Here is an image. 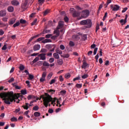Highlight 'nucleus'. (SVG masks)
Instances as JSON below:
<instances>
[{"label":"nucleus","instance_id":"f257e3e1","mask_svg":"<svg viewBox=\"0 0 129 129\" xmlns=\"http://www.w3.org/2000/svg\"><path fill=\"white\" fill-rule=\"evenodd\" d=\"M19 97L20 94H14L13 91L0 93V98L3 99L5 103L7 105H10L11 102H16L15 99H18Z\"/></svg>","mask_w":129,"mask_h":129},{"label":"nucleus","instance_id":"f03ea898","mask_svg":"<svg viewBox=\"0 0 129 129\" xmlns=\"http://www.w3.org/2000/svg\"><path fill=\"white\" fill-rule=\"evenodd\" d=\"M41 99L43 100V105H44L46 108H47L48 104L52 100V97L47 93H45L44 95H40L39 100H41Z\"/></svg>","mask_w":129,"mask_h":129},{"label":"nucleus","instance_id":"7ed1b4c3","mask_svg":"<svg viewBox=\"0 0 129 129\" xmlns=\"http://www.w3.org/2000/svg\"><path fill=\"white\" fill-rule=\"evenodd\" d=\"M80 24L82 25H87L86 28H90L92 25V22H91L90 19H86V20L80 21Z\"/></svg>","mask_w":129,"mask_h":129},{"label":"nucleus","instance_id":"20e7f679","mask_svg":"<svg viewBox=\"0 0 129 129\" xmlns=\"http://www.w3.org/2000/svg\"><path fill=\"white\" fill-rule=\"evenodd\" d=\"M90 15V12L88 10H84L82 12L81 17H78V20H81L82 18L86 19Z\"/></svg>","mask_w":129,"mask_h":129},{"label":"nucleus","instance_id":"39448f33","mask_svg":"<svg viewBox=\"0 0 129 129\" xmlns=\"http://www.w3.org/2000/svg\"><path fill=\"white\" fill-rule=\"evenodd\" d=\"M70 11L72 14L73 17L74 18L79 17L81 15V13L80 12L76 11L73 8H70Z\"/></svg>","mask_w":129,"mask_h":129},{"label":"nucleus","instance_id":"423d86ee","mask_svg":"<svg viewBox=\"0 0 129 129\" xmlns=\"http://www.w3.org/2000/svg\"><path fill=\"white\" fill-rule=\"evenodd\" d=\"M45 47L47 49H50L49 50L50 52H53L55 50L56 46L55 45H53V44H47L46 45Z\"/></svg>","mask_w":129,"mask_h":129},{"label":"nucleus","instance_id":"0eeeda50","mask_svg":"<svg viewBox=\"0 0 129 129\" xmlns=\"http://www.w3.org/2000/svg\"><path fill=\"white\" fill-rule=\"evenodd\" d=\"M110 8L111 9H112L113 11H117L120 8V7L117 5H114V6L113 5H111Z\"/></svg>","mask_w":129,"mask_h":129},{"label":"nucleus","instance_id":"6e6552de","mask_svg":"<svg viewBox=\"0 0 129 129\" xmlns=\"http://www.w3.org/2000/svg\"><path fill=\"white\" fill-rule=\"evenodd\" d=\"M28 3V0H25L24 2L22 4L21 8L24 11H25L27 10Z\"/></svg>","mask_w":129,"mask_h":129},{"label":"nucleus","instance_id":"1a4fd4ad","mask_svg":"<svg viewBox=\"0 0 129 129\" xmlns=\"http://www.w3.org/2000/svg\"><path fill=\"white\" fill-rule=\"evenodd\" d=\"M127 18L125 17L124 19H121V20H120L119 22L120 23H121V25L122 26H123L124 25H125V24L127 22Z\"/></svg>","mask_w":129,"mask_h":129},{"label":"nucleus","instance_id":"9d476101","mask_svg":"<svg viewBox=\"0 0 129 129\" xmlns=\"http://www.w3.org/2000/svg\"><path fill=\"white\" fill-rule=\"evenodd\" d=\"M7 12L5 10L0 11V17H3L6 15Z\"/></svg>","mask_w":129,"mask_h":129},{"label":"nucleus","instance_id":"9b49d317","mask_svg":"<svg viewBox=\"0 0 129 129\" xmlns=\"http://www.w3.org/2000/svg\"><path fill=\"white\" fill-rule=\"evenodd\" d=\"M12 5L15 6H17L19 5L20 3L16 0H13L11 1Z\"/></svg>","mask_w":129,"mask_h":129},{"label":"nucleus","instance_id":"f8f14e48","mask_svg":"<svg viewBox=\"0 0 129 129\" xmlns=\"http://www.w3.org/2000/svg\"><path fill=\"white\" fill-rule=\"evenodd\" d=\"M46 53H41L38 55L39 57H40V59L42 60H44L46 59Z\"/></svg>","mask_w":129,"mask_h":129},{"label":"nucleus","instance_id":"ddd939ff","mask_svg":"<svg viewBox=\"0 0 129 129\" xmlns=\"http://www.w3.org/2000/svg\"><path fill=\"white\" fill-rule=\"evenodd\" d=\"M64 22L63 21H59L57 29L62 28L63 27Z\"/></svg>","mask_w":129,"mask_h":129},{"label":"nucleus","instance_id":"4468645a","mask_svg":"<svg viewBox=\"0 0 129 129\" xmlns=\"http://www.w3.org/2000/svg\"><path fill=\"white\" fill-rule=\"evenodd\" d=\"M16 21V18H12V19H10V20H9V25H11L14 24L15 23Z\"/></svg>","mask_w":129,"mask_h":129},{"label":"nucleus","instance_id":"2eb2a0df","mask_svg":"<svg viewBox=\"0 0 129 129\" xmlns=\"http://www.w3.org/2000/svg\"><path fill=\"white\" fill-rule=\"evenodd\" d=\"M53 33H54V34H55V35L53 36V37L56 38L59 36L60 33H59V30H55V31H54Z\"/></svg>","mask_w":129,"mask_h":129},{"label":"nucleus","instance_id":"dca6fc26","mask_svg":"<svg viewBox=\"0 0 129 129\" xmlns=\"http://www.w3.org/2000/svg\"><path fill=\"white\" fill-rule=\"evenodd\" d=\"M28 100H32V99H35L36 98V97L33 95H29L28 97Z\"/></svg>","mask_w":129,"mask_h":129},{"label":"nucleus","instance_id":"f3484780","mask_svg":"<svg viewBox=\"0 0 129 129\" xmlns=\"http://www.w3.org/2000/svg\"><path fill=\"white\" fill-rule=\"evenodd\" d=\"M89 64H88L86 61L83 62V64L81 68L82 69H86L87 67H89Z\"/></svg>","mask_w":129,"mask_h":129},{"label":"nucleus","instance_id":"a211bd4d","mask_svg":"<svg viewBox=\"0 0 129 129\" xmlns=\"http://www.w3.org/2000/svg\"><path fill=\"white\" fill-rule=\"evenodd\" d=\"M40 48V45L38 44L34 45L33 47V49L34 51L39 50Z\"/></svg>","mask_w":129,"mask_h":129},{"label":"nucleus","instance_id":"6ab92c4d","mask_svg":"<svg viewBox=\"0 0 129 129\" xmlns=\"http://www.w3.org/2000/svg\"><path fill=\"white\" fill-rule=\"evenodd\" d=\"M22 107L24 108V109L25 110H28V109L29 108V103H25V105H23Z\"/></svg>","mask_w":129,"mask_h":129},{"label":"nucleus","instance_id":"aec40b11","mask_svg":"<svg viewBox=\"0 0 129 129\" xmlns=\"http://www.w3.org/2000/svg\"><path fill=\"white\" fill-rule=\"evenodd\" d=\"M8 11L9 12L12 13L14 11V7L13 6H9L8 8Z\"/></svg>","mask_w":129,"mask_h":129},{"label":"nucleus","instance_id":"412c9836","mask_svg":"<svg viewBox=\"0 0 129 129\" xmlns=\"http://www.w3.org/2000/svg\"><path fill=\"white\" fill-rule=\"evenodd\" d=\"M57 62L58 65H62L63 63V59H59L57 60Z\"/></svg>","mask_w":129,"mask_h":129},{"label":"nucleus","instance_id":"4be33fe9","mask_svg":"<svg viewBox=\"0 0 129 129\" xmlns=\"http://www.w3.org/2000/svg\"><path fill=\"white\" fill-rule=\"evenodd\" d=\"M43 67H49L50 66V64L48 62H47L46 61H43Z\"/></svg>","mask_w":129,"mask_h":129},{"label":"nucleus","instance_id":"5701e85b","mask_svg":"<svg viewBox=\"0 0 129 129\" xmlns=\"http://www.w3.org/2000/svg\"><path fill=\"white\" fill-rule=\"evenodd\" d=\"M53 56L55 58V59H59V55L58 53H54L53 54Z\"/></svg>","mask_w":129,"mask_h":129},{"label":"nucleus","instance_id":"b1692460","mask_svg":"<svg viewBox=\"0 0 129 129\" xmlns=\"http://www.w3.org/2000/svg\"><path fill=\"white\" fill-rule=\"evenodd\" d=\"M50 12L49 10L46 9V10L43 12V16H46L48 14H49Z\"/></svg>","mask_w":129,"mask_h":129},{"label":"nucleus","instance_id":"393cba45","mask_svg":"<svg viewBox=\"0 0 129 129\" xmlns=\"http://www.w3.org/2000/svg\"><path fill=\"white\" fill-rule=\"evenodd\" d=\"M48 42H51V40L50 39H46L44 40L41 41V43H48Z\"/></svg>","mask_w":129,"mask_h":129},{"label":"nucleus","instance_id":"a878e982","mask_svg":"<svg viewBox=\"0 0 129 129\" xmlns=\"http://www.w3.org/2000/svg\"><path fill=\"white\" fill-rule=\"evenodd\" d=\"M34 116L35 117H39L40 116L41 114L39 112L36 111L34 112Z\"/></svg>","mask_w":129,"mask_h":129},{"label":"nucleus","instance_id":"bb28decb","mask_svg":"<svg viewBox=\"0 0 129 129\" xmlns=\"http://www.w3.org/2000/svg\"><path fill=\"white\" fill-rule=\"evenodd\" d=\"M61 57H64V58H69L70 57L69 54H64L63 55H61Z\"/></svg>","mask_w":129,"mask_h":129},{"label":"nucleus","instance_id":"cd10ccee","mask_svg":"<svg viewBox=\"0 0 129 129\" xmlns=\"http://www.w3.org/2000/svg\"><path fill=\"white\" fill-rule=\"evenodd\" d=\"M21 94H22L23 95H25L27 94V91L26 90H22L21 91Z\"/></svg>","mask_w":129,"mask_h":129},{"label":"nucleus","instance_id":"c85d7f7f","mask_svg":"<svg viewBox=\"0 0 129 129\" xmlns=\"http://www.w3.org/2000/svg\"><path fill=\"white\" fill-rule=\"evenodd\" d=\"M45 0H38V5L42 6V4L45 2Z\"/></svg>","mask_w":129,"mask_h":129},{"label":"nucleus","instance_id":"c756f323","mask_svg":"<svg viewBox=\"0 0 129 129\" xmlns=\"http://www.w3.org/2000/svg\"><path fill=\"white\" fill-rule=\"evenodd\" d=\"M76 87L78 89H81L82 87V84H77L76 85Z\"/></svg>","mask_w":129,"mask_h":129},{"label":"nucleus","instance_id":"7c9ffc66","mask_svg":"<svg viewBox=\"0 0 129 129\" xmlns=\"http://www.w3.org/2000/svg\"><path fill=\"white\" fill-rule=\"evenodd\" d=\"M55 51L56 52V53L57 54H62V51L60 50H58V49H55Z\"/></svg>","mask_w":129,"mask_h":129},{"label":"nucleus","instance_id":"2f4dec72","mask_svg":"<svg viewBox=\"0 0 129 129\" xmlns=\"http://www.w3.org/2000/svg\"><path fill=\"white\" fill-rule=\"evenodd\" d=\"M20 24V22H19V21H18V22H16V23H15V24H14L13 27L14 28H16L17 27H18Z\"/></svg>","mask_w":129,"mask_h":129},{"label":"nucleus","instance_id":"473e14b6","mask_svg":"<svg viewBox=\"0 0 129 129\" xmlns=\"http://www.w3.org/2000/svg\"><path fill=\"white\" fill-rule=\"evenodd\" d=\"M64 77L66 79H69V78H70L71 75L69 73H68L64 75Z\"/></svg>","mask_w":129,"mask_h":129},{"label":"nucleus","instance_id":"72a5a7b5","mask_svg":"<svg viewBox=\"0 0 129 129\" xmlns=\"http://www.w3.org/2000/svg\"><path fill=\"white\" fill-rule=\"evenodd\" d=\"M55 82H56V80L55 79H52L50 82H49V85H52V84H53L54 83H55Z\"/></svg>","mask_w":129,"mask_h":129},{"label":"nucleus","instance_id":"f704fd0d","mask_svg":"<svg viewBox=\"0 0 129 129\" xmlns=\"http://www.w3.org/2000/svg\"><path fill=\"white\" fill-rule=\"evenodd\" d=\"M33 110L34 111H38L39 110V106L37 105L34 106V107L33 108Z\"/></svg>","mask_w":129,"mask_h":129},{"label":"nucleus","instance_id":"c9c22d12","mask_svg":"<svg viewBox=\"0 0 129 129\" xmlns=\"http://www.w3.org/2000/svg\"><path fill=\"white\" fill-rule=\"evenodd\" d=\"M37 18H35V19H34V21L33 22H32L31 25L34 26V25H36L37 23Z\"/></svg>","mask_w":129,"mask_h":129},{"label":"nucleus","instance_id":"e433bc0d","mask_svg":"<svg viewBox=\"0 0 129 129\" xmlns=\"http://www.w3.org/2000/svg\"><path fill=\"white\" fill-rule=\"evenodd\" d=\"M11 120L12 122H16V121H17V118L15 117H13L11 118Z\"/></svg>","mask_w":129,"mask_h":129},{"label":"nucleus","instance_id":"4c0bfd02","mask_svg":"<svg viewBox=\"0 0 129 129\" xmlns=\"http://www.w3.org/2000/svg\"><path fill=\"white\" fill-rule=\"evenodd\" d=\"M89 77V75L87 74H84L83 76H82V78L83 79H86V78H88Z\"/></svg>","mask_w":129,"mask_h":129},{"label":"nucleus","instance_id":"58836bf2","mask_svg":"<svg viewBox=\"0 0 129 129\" xmlns=\"http://www.w3.org/2000/svg\"><path fill=\"white\" fill-rule=\"evenodd\" d=\"M45 37H40L38 39H37V40H36V42H39V41H43V40L45 39Z\"/></svg>","mask_w":129,"mask_h":129},{"label":"nucleus","instance_id":"ea45409f","mask_svg":"<svg viewBox=\"0 0 129 129\" xmlns=\"http://www.w3.org/2000/svg\"><path fill=\"white\" fill-rule=\"evenodd\" d=\"M75 43L74 42L71 41L69 42V45L71 46V47H73L75 46Z\"/></svg>","mask_w":129,"mask_h":129},{"label":"nucleus","instance_id":"a19ab883","mask_svg":"<svg viewBox=\"0 0 129 129\" xmlns=\"http://www.w3.org/2000/svg\"><path fill=\"white\" fill-rule=\"evenodd\" d=\"M39 60V57H35V58H34V59L33 61V63L36 62Z\"/></svg>","mask_w":129,"mask_h":129},{"label":"nucleus","instance_id":"79ce46f5","mask_svg":"<svg viewBox=\"0 0 129 129\" xmlns=\"http://www.w3.org/2000/svg\"><path fill=\"white\" fill-rule=\"evenodd\" d=\"M59 48H60L61 50H63L64 49H65L66 47H65V46H64L63 45L61 44V45H60V46H59Z\"/></svg>","mask_w":129,"mask_h":129},{"label":"nucleus","instance_id":"37998d69","mask_svg":"<svg viewBox=\"0 0 129 129\" xmlns=\"http://www.w3.org/2000/svg\"><path fill=\"white\" fill-rule=\"evenodd\" d=\"M28 75H29V80H32V79H34V77L33 75H30V74Z\"/></svg>","mask_w":129,"mask_h":129},{"label":"nucleus","instance_id":"c03bdc74","mask_svg":"<svg viewBox=\"0 0 129 129\" xmlns=\"http://www.w3.org/2000/svg\"><path fill=\"white\" fill-rule=\"evenodd\" d=\"M19 69L21 71H23L25 69V67L23 64H21L19 67Z\"/></svg>","mask_w":129,"mask_h":129},{"label":"nucleus","instance_id":"a18cd8bd","mask_svg":"<svg viewBox=\"0 0 129 129\" xmlns=\"http://www.w3.org/2000/svg\"><path fill=\"white\" fill-rule=\"evenodd\" d=\"M107 13L105 12L104 16L103 17V18L102 20L103 21H104L105 20L106 18H107Z\"/></svg>","mask_w":129,"mask_h":129},{"label":"nucleus","instance_id":"49530a36","mask_svg":"<svg viewBox=\"0 0 129 129\" xmlns=\"http://www.w3.org/2000/svg\"><path fill=\"white\" fill-rule=\"evenodd\" d=\"M59 81H60V82H62V81H63V80H64V79H63L62 76H59Z\"/></svg>","mask_w":129,"mask_h":129},{"label":"nucleus","instance_id":"de8ad7c7","mask_svg":"<svg viewBox=\"0 0 129 129\" xmlns=\"http://www.w3.org/2000/svg\"><path fill=\"white\" fill-rule=\"evenodd\" d=\"M54 61V58L53 57H51L49 59V62L50 63H52Z\"/></svg>","mask_w":129,"mask_h":129},{"label":"nucleus","instance_id":"09e8293b","mask_svg":"<svg viewBox=\"0 0 129 129\" xmlns=\"http://www.w3.org/2000/svg\"><path fill=\"white\" fill-rule=\"evenodd\" d=\"M75 8H76V9H77V10H79V11H81V10H82V8H81L80 6H76V7H75Z\"/></svg>","mask_w":129,"mask_h":129},{"label":"nucleus","instance_id":"8fccbe9b","mask_svg":"<svg viewBox=\"0 0 129 129\" xmlns=\"http://www.w3.org/2000/svg\"><path fill=\"white\" fill-rule=\"evenodd\" d=\"M98 50V48L97 47L95 48L94 50V52H93V54L95 55L96 54V53L97 52V50Z\"/></svg>","mask_w":129,"mask_h":129},{"label":"nucleus","instance_id":"3c124183","mask_svg":"<svg viewBox=\"0 0 129 129\" xmlns=\"http://www.w3.org/2000/svg\"><path fill=\"white\" fill-rule=\"evenodd\" d=\"M80 76H79L77 77L74 78L73 79V81H77V80H80Z\"/></svg>","mask_w":129,"mask_h":129},{"label":"nucleus","instance_id":"603ef678","mask_svg":"<svg viewBox=\"0 0 129 129\" xmlns=\"http://www.w3.org/2000/svg\"><path fill=\"white\" fill-rule=\"evenodd\" d=\"M26 23V20H24V19H20V23H21V24H25Z\"/></svg>","mask_w":129,"mask_h":129},{"label":"nucleus","instance_id":"864d4df0","mask_svg":"<svg viewBox=\"0 0 129 129\" xmlns=\"http://www.w3.org/2000/svg\"><path fill=\"white\" fill-rule=\"evenodd\" d=\"M46 76V72H43V73H42V76L41 77L42 78L45 79Z\"/></svg>","mask_w":129,"mask_h":129},{"label":"nucleus","instance_id":"5fc2aeb1","mask_svg":"<svg viewBox=\"0 0 129 129\" xmlns=\"http://www.w3.org/2000/svg\"><path fill=\"white\" fill-rule=\"evenodd\" d=\"M64 21L65 22L68 23L69 21V19L68 18V17H67V16L66 17L64 18Z\"/></svg>","mask_w":129,"mask_h":129},{"label":"nucleus","instance_id":"6e6d98bb","mask_svg":"<svg viewBox=\"0 0 129 129\" xmlns=\"http://www.w3.org/2000/svg\"><path fill=\"white\" fill-rule=\"evenodd\" d=\"M14 80H14V78H11V79L8 81V83H11V82H13V81H14Z\"/></svg>","mask_w":129,"mask_h":129},{"label":"nucleus","instance_id":"4d7b16f0","mask_svg":"<svg viewBox=\"0 0 129 129\" xmlns=\"http://www.w3.org/2000/svg\"><path fill=\"white\" fill-rule=\"evenodd\" d=\"M48 112L49 113H53V110L51 108H49L48 110Z\"/></svg>","mask_w":129,"mask_h":129},{"label":"nucleus","instance_id":"13d9d810","mask_svg":"<svg viewBox=\"0 0 129 129\" xmlns=\"http://www.w3.org/2000/svg\"><path fill=\"white\" fill-rule=\"evenodd\" d=\"M52 76V75L51 74H49L47 76V78H48V79H50Z\"/></svg>","mask_w":129,"mask_h":129},{"label":"nucleus","instance_id":"bf43d9fd","mask_svg":"<svg viewBox=\"0 0 129 129\" xmlns=\"http://www.w3.org/2000/svg\"><path fill=\"white\" fill-rule=\"evenodd\" d=\"M67 93V91L66 90H61L60 91V94H66Z\"/></svg>","mask_w":129,"mask_h":129},{"label":"nucleus","instance_id":"052dcab7","mask_svg":"<svg viewBox=\"0 0 129 129\" xmlns=\"http://www.w3.org/2000/svg\"><path fill=\"white\" fill-rule=\"evenodd\" d=\"M128 8L127 7L124 8L123 10L122 11V13H125L127 10Z\"/></svg>","mask_w":129,"mask_h":129},{"label":"nucleus","instance_id":"680f3d73","mask_svg":"<svg viewBox=\"0 0 129 129\" xmlns=\"http://www.w3.org/2000/svg\"><path fill=\"white\" fill-rule=\"evenodd\" d=\"M52 36V35L51 34H47L45 35V38H49Z\"/></svg>","mask_w":129,"mask_h":129},{"label":"nucleus","instance_id":"e2e57ef3","mask_svg":"<svg viewBox=\"0 0 129 129\" xmlns=\"http://www.w3.org/2000/svg\"><path fill=\"white\" fill-rule=\"evenodd\" d=\"M45 79L44 78H40V79L39 80V81H40V82H44V81H45Z\"/></svg>","mask_w":129,"mask_h":129},{"label":"nucleus","instance_id":"0e129e2a","mask_svg":"<svg viewBox=\"0 0 129 129\" xmlns=\"http://www.w3.org/2000/svg\"><path fill=\"white\" fill-rule=\"evenodd\" d=\"M42 53H45L47 52V50L45 49H41V51H40Z\"/></svg>","mask_w":129,"mask_h":129},{"label":"nucleus","instance_id":"69168bd1","mask_svg":"<svg viewBox=\"0 0 129 129\" xmlns=\"http://www.w3.org/2000/svg\"><path fill=\"white\" fill-rule=\"evenodd\" d=\"M35 13H33L30 15V18H33L35 17Z\"/></svg>","mask_w":129,"mask_h":129},{"label":"nucleus","instance_id":"338daca9","mask_svg":"<svg viewBox=\"0 0 129 129\" xmlns=\"http://www.w3.org/2000/svg\"><path fill=\"white\" fill-rule=\"evenodd\" d=\"M43 62L42 61H39L37 62V64H38L39 66H41L42 64L43 65Z\"/></svg>","mask_w":129,"mask_h":129},{"label":"nucleus","instance_id":"774afa93","mask_svg":"<svg viewBox=\"0 0 129 129\" xmlns=\"http://www.w3.org/2000/svg\"><path fill=\"white\" fill-rule=\"evenodd\" d=\"M7 45H5L3 47H2V50H6L7 49Z\"/></svg>","mask_w":129,"mask_h":129}]
</instances>
